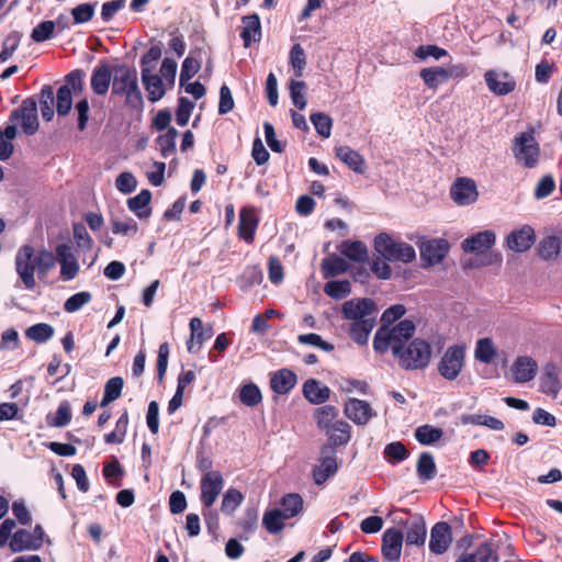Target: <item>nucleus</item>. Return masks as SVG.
Wrapping results in <instances>:
<instances>
[{
  "label": "nucleus",
  "mask_w": 562,
  "mask_h": 562,
  "mask_svg": "<svg viewBox=\"0 0 562 562\" xmlns=\"http://www.w3.org/2000/svg\"><path fill=\"white\" fill-rule=\"evenodd\" d=\"M54 266L55 258L50 251L41 249L35 252L30 245L22 246L15 256L16 273L27 290H33L36 285L35 271L40 278H45Z\"/></svg>",
  "instance_id": "1"
},
{
  "label": "nucleus",
  "mask_w": 562,
  "mask_h": 562,
  "mask_svg": "<svg viewBox=\"0 0 562 562\" xmlns=\"http://www.w3.org/2000/svg\"><path fill=\"white\" fill-rule=\"evenodd\" d=\"M414 333L415 325L408 319L401 321L394 326L381 325L374 335L373 348L380 353L392 350L395 357L405 347Z\"/></svg>",
  "instance_id": "2"
},
{
  "label": "nucleus",
  "mask_w": 562,
  "mask_h": 562,
  "mask_svg": "<svg viewBox=\"0 0 562 562\" xmlns=\"http://www.w3.org/2000/svg\"><path fill=\"white\" fill-rule=\"evenodd\" d=\"M112 94L124 97L127 106L138 109L143 104L142 92L138 87L137 71L125 65L114 66Z\"/></svg>",
  "instance_id": "3"
},
{
  "label": "nucleus",
  "mask_w": 562,
  "mask_h": 562,
  "mask_svg": "<svg viewBox=\"0 0 562 562\" xmlns=\"http://www.w3.org/2000/svg\"><path fill=\"white\" fill-rule=\"evenodd\" d=\"M375 250L389 261L412 262L416 251L409 244L397 241L387 234H379L374 239Z\"/></svg>",
  "instance_id": "4"
},
{
  "label": "nucleus",
  "mask_w": 562,
  "mask_h": 562,
  "mask_svg": "<svg viewBox=\"0 0 562 562\" xmlns=\"http://www.w3.org/2000/svg\"><path fill=\"white\" fill-rule=\"evenodd\" d=\"M430 345L423 339H414L401 349L395 358L403 369L416 370L427 367L430 361Z\"/></svg>",
  "instance_id": "5"
},
{
  "label": "nucleus",
  "mask_w": 562,
  "mask_h": 562,
  "mask_svg": "<svg viewBox=\"0 0 562 562\" xmlns=\"http://www.w3.org/2000/svg\"><path fill=\"white\" fill-rule=\"evenodd\" d=\"M513 155L518 165L535 168L540 158V147L532 132H522L513 140Z\"/></svg>",
  "instance_id": "6"
},
{
  "label": "nucleus",
  "mask_w": 562,
  "mask_h": 562,
  "mask_svg": "<svg viewBox=\"0 0 562 562\" xmlns=\"http://www.w3.org/2000/svg\"><path fill=\"white\" fill-rule=\"evenodd\" d=\"M83 89L82 71L75 70L66 76L63 85L56 95V108L59 115L69 113L72 106V95L81 93Z\"/></svg>",
  "instance_id": "7"
},
{
  "label": "nucleus",
  "mask_w": 562,
  "mask_h": 562,
  "mask_svg": "<svg viewBox=\"0 0 562 562\" xmlns=\"http://www.w3.org/2000/svg\"><path fill=\"white\" fill-rule=\"evenodd\" d=\"M465 361V347L452 345L446 349L438 363L439 374L448 380H456L461 373Z\"/></svg>",
  "instance_id": "8"
},
{
  "label": "nucleus",
  "mask_w": 562,
  "mask_h": 562,
  "mask_svg": "<svg viewBox=\"0 0 562 562\" xmlns=\"http://www.w3.org/2000/svg\"><path fill=\"white\" fill-rule=\"evenodd\" d=\"M11 124H20L23 132L33 135L38 130L37 104L33 99H26L10 116Z\"/></svg>",
  "instance_id": "9"
},
{
  "label": "nucleus",
  "mask_w": 562,
  "mask_h": 562,
  "mask_svg": "<svg viewBox=\"0 0 562 562\" xmlns=\"http://www.w3.org/2000/svg\"><path fill=\"white\" fill-rule=\"evenodd\" d=\"M341 313L350 323L362 319H376V305L371 299H352L342 304Z\"/></svg>",
  "instance_id": "10"
},
{
  "label": "nucleus",
  "mask_w": 562,
  "mask_h": 562,
  "mask_svg": "<svg viewBox=\"0 0 562 562\" xmlns=\"http://www.w3.org/2000/svg\"><path fill=\"white\" fill-rule=\"evenodd\" d=\"M224 487V480L218 471H206L200 481L201 502L205 507H211Z\"/></svg>",
  "instance_id": "11"
},
{
  "label": "nucleus",
  "mask_w": 562,
  "mask_h": 562,
  "mask_svg": "<svg viewBox=\"0 0 562 562\" xmlns=\"http://www.w3.org/2000/svg\"><path fill=\"white\" fill-rule=\"evenodd\" d=\"M450 195L453 202L460 206L475 203L479 199L475 181L468 177L458 178L451 186Z\"/></svg>",
  "instance_id": "12"
},
{
  "label": "nucleus",
  "mask_w": 562,
  "mask_h": 562,
  "mask_svg": "<svg viewBox=\"0 0 562 562\" xmlns=\"http://www.w3.org/2000/svg\"><path fill=\"white\" fill-rule=\"evenodd\" d=\"M55 254V262L57 261L60 266V278L64 281L74 280L80 270V266L71 247L67 244H59Z\"/></svg>",
  "instance_id": "13"
},
{
  "label": "nucleus",
  "mask_w": 562,
  "mask_h": 562,
  "mask_svg": "<svg viewBox=\"0 0 562 562\" xmlns=\"http://www.w3.org/2000/svg\"><path fill=\"white\" fill-rule=\"evenodd\" d=\"M449 247V243L443 238L426 240L420 245V257L427 266H435L443 260Z\"/></svg>",
  "instance_id": "14"
},
{
  "label": "nucleus",
  "mask_w": 562,
  "mask_h": 562,
  "mask_svg": "<svg viewBox=\"0 0 562 562\" xmlns=\"http://www.w3.org/2000/svg\"><path fill=\"white\" fill-rule=\"evenodd\" d=\"M452 542V531L448 522L439 521L430 530L429 550L434 554H443Z\"/></svg>",
  "instance_id": "15"
},
{
  "label": "nucleus",
  "mask_w": 562,
  "mask_h": 562,
  "mask_svg": "<svg viewBox=\"0 0 562 562\" xmlns=\"http://www.w3.org/2000/svg\"><path fill=\"white\" fill-rule=\"evenodd\" d=\"M484 79L487 88L497 95H506L516 88V81L505 71L488 70Z\"/></svg>",
  "instance_id": "16"
},
{
  "label": "nucleus",
  "mask_w": 562,
  "mask_h": 562,
  "mask_svg": "<svg viewBox=\"0 0 562 562\" xmlns=\"http://www.w3.org/2000/svg\"><path fill=\"white\" fill-rule=\"evenodd\" d=\"M345 414L357 425H367L375 415L368 402L358 398H349L345 403Z\"/></svg>",
  "instance_id": "17"
},
{
  "label": "nucleus",
  "mask_w": 562,
  "mask_h": 562,
  "mask_svg": "<svg viewBox=\"0 0 562 562\" xmlns=\"http://www.w3.org/2000/svg\"><path fill=\"white\" fill-rule=\"evenodd\" d=\"M538 371L536 360L528 356L517 357L510 367L513 380L516 383H526L531 381Z\"/></svg>",
  "instance_id": "18"
},
{
  "label": "nucleus",
  "mask_w": 562,
  "mask_h": 562,
  "mask_svg": "<svg viewBox=\"0 0 562 562\" xmlns=\"http://www.w3.org/2000/svg\"><path fill=\"white\" fill-rule=\"evenodd\" d=\"M405 541L409 546H423L427 537V528L424 518L414 515L403 524Z\"/></svg>",
  "instance_id": "19"
},
{
  "label": "nucleus",
  "mask_w": 562,
  "mask_h": 562,
  "mask_svg": "<svg viewBox=\"0 0 562 562\" xmlns=\"http://www.w3.org/2000/svg\"><path fill=\"white\" fill-rule=\"evenodd\" d=\"M535 240V231L529 225H524L513 231L506 239L508 248L515 252L527 251L533 245Z\"/></svg>",
  "instance_id": "20"
},
{
  "label": "nucleus",
  "mask_w": 562,
  "mask_h": 562,
  "mask_svg": "<svg viewBox=\"0 0 562 562\" xmlns=\"http://www.w3.org/2000/svg\"><path fill=\"white\" fill-rule=\"evenodd\" d=\"M404 535L401 530L390 528L384 531L382 539V553L389 561H397L401 558Z\"/></svg>",
  "instance_id": "21"
},
{
  "label": "nucleus",
  "mask_w": 562,
  "mask_h": 562,
  "mask_svg": "<svg viewBox=\"0 0 562 562\" xmlns=\"http://www.w3.org/2000/svg\"><path fill=\"white\" fill-rule=\"evenodd\" d=\"M213 335L212 327H204L203 322L199 317L190 321V338L187 341V349L190 353L198 352L203 342L209 340Z\"/></svg>",
  "instance_id": "22"
},
{
  "label": "nucleus",
  "mask_w": 562,
  "mask_h": 562,
  "mask_svg": "<svg viewBox=\"0 0 562 562\" xmlns=\"http://www.w3.org/2000/svg\"><path fill=\"white\" fill-rule=\"evenodd\" d=\"M496 236L492 231L479 232L465 238L461 247L465 252L483 254L494 246Z\"/></svg>",
  "instance_id": "23"
},
{
  "label": "nucleus",
  "mask_w": 562,
  "mask_h": 562,
  "mask_svg": "<svg viewBox=\"0 0 562 562\" xmlns=\"http://www.w3.org/2000/svg\"><path fill=\"white\" fill-rule=\"evenodd\" d=\"M338 469L336 457L333 449L325 448L322 451V459L319 464L314 469V481L316 484H322L336 473Z\"/></svg>",
  "instance_id": "24"
},
{
  "label": "nucleus",
  "mask_w": 562,
  "mask_h": 562,
  "mask_svg": "<svg viewBox=\"0 0 562 562\" xmlns=\"http://www.w3.org/2000/svg\"><path fill=\"white\" fill-rule=\"evenodd\" d=\"M114 76V66L111 67L106 64L100 65L94 68L91 75V88L98 95H104L112 85Z\"/></svg>",
  "instance_id": "25"
},
{
  "label": "nucleus",
  "mask_w": 562,
  "mask_h": 562,
  "mask_svg": "<svg viewBox=\"0 0 562 562\" xmlns=\"http://www.w3.org/2000/svg\"><path fill=\"white\" fill-rule=\"evenodd\" d=\"M142 80L148 93V99L151 102H156L165 95L166 90L164 88L162 79L159 76L151 74L149 67H143Z\"/></svg>",
  "instance_id": "26"
},
{
  "label": "nucleus",
  "mask_w": 562,
  "mask_h": 562,
  "mask_svg": "<svg viewBox=\"0 0 562 562\" xmlns=\"http://www.w3.org/2000/svg\"><path fill=\"white\" fill-rule=\"evenodd\" d=\"M243 31L240 36L244 41L245 47H248L251 42H257L261 36L260 19L257 14L245 15L241 19Z\"/></svg>",
  "instance_id": "27"
},
{
  "label": "nucleus",
  "mask_w": 562,
  "mask_h": 562,
  "mask_svg": "<svg viewBox=\"0 0 562 562\" xmlns=\"http://www.w3.org/2000/svg\"><path fill=\"white\" fill-rule=\"evenodd\" d=\"M376 319L366 318L360 322H353L349 325V335L358 345H367L369 336L374 328Z\"/></svg>",
  "instance_id": "28"
},
{
  "label": "nucleus",
  "mask_w": 562,
  "mask_h": 562,
  "mask_svg": "<svg viewBox=\"0 0 562 562\" xmlns=\"http://www.w3.org/2000/svg\"><path fill=\"white\" fill-rule=\"evenodd\" d=\"M336 156L357 173L364 172L363 157L349 146H339L336 148Z\"/></svg>",
  "instance_id": "29"
},
{
  "label": "nucleus",
  "mask_w": 562,
  "mask_h": 562,
  "mask_svg": "<svg viewBox=\"0 0 562 562\" xmlns=\"http://www.w3.org/2000/svg\"><path fill=\"white\" fill-rule=\"evenodd\" d=\"M151 193L144 189L137 195L127 200V206L138 218H147L150 215L149 203Z\"/></svg>",
  "instance_id": "30"
},
{
  "label": "nucleus",
  "mask_w": 562,
  "mask_h": 562,
  "mask_svg": "<svg viewBox=\"0 0 562 562\" xmlns=\"http://www.w3.org/2000/svg\"><path fill=\"white\" fill-rule=\"evenodd\" d=\"M270 383L276 393L285 394L294 387L296 375L288 369H281L271 376Z\"/></svg>",
  "instance_id": "31"
},
{
  "label": "nucleus",
  "mask_w": 562,
  "mask_h": 562,
  "mask_svg": "<svg viewBox=\"0 0 562 562\" xmlns=\"http://www.w3.org/2000/svg\"><path fill=\"white\" fill-rule=\"evenodd\" d=\"M257 225L258 220L255 213L250 210L243 209L239 214V236L247 243H251Z\"/></svg>",
  "instance_id": "32"
},
{
  "label": "nucleus",
  "mask_w": 562,
  "mask_h": 562,
  "mask_svg": "<svg viewBox=\"0 0 562 562\" xmlns=\"http://www.w3.org/2000/svg\"><path fill=\"white\" fill-rule=\"evenodd\" d=\"M497 357V347L488 337L481 338L475 344L474 358L482 363H492Z\"/></svg>",
  "instance_id": "33"
},
{
  "label": "nucleus",
  "mask_w": 562,
  "mask_h": 562,
  "mask_svg": "<svg viewBox=\"0 0 562 562\" xmlns=\"http://www.w3.org/2000/svg\"><path fill=\"white\" fill-rule=\"evenodd\" d=\"M461 423L463 425L485 426L496 431H501L505 428V425L501 419L485 414L462 415Z\"/></svg>",
  "instance_id": "34"
},
{
  "label": "nucleus",
  "mask_w": 562,
  "mask_h": 562,
  "mask_svg": "<svg viewBox=\"0 0 562 562\" xmlns=\"http://www.w3.org/2000/svg\"><path fill=\"white\" fill-rule=\"evenodd\" d=\"M424 83L431 89H436L439 85L448 81L450 78V74H448V69L443 67H429L420 70L419 74Z\"/></svg>",
  "instance_id": "35"
},
{
  "label": "nucleus",
  "mask_w": 562,
  "mask_h": 562,
  "mask_svg": "<svg viewBox=\"0 0 562 562\" xmlns=\"http://www.w3.org/2000/svg\"><path fill=\"white\" fill-rule=\"evenodd\" d=\"M8 544L13 552L37 550V547L32 538L31 531L25 529L16 530L12 535Z\"/></svg>",
  "instance_id": "36"
},
{
  "label": "nucleus",
  "mask_w": 562,
  "mask_h": 562,
  "mask_svg": "<svg viewBox=\"0 0 562 562\" xmlns=\"http://www.w3.org/2000/svg\"><path fill=\"white\" fill-rule=\"evenodd\" d=\"M304 396L313 404L324 403L329 397V389L315 380H308L303 386Z\"/></svg>",
  "instance_id": "37"
},
{
  "label": "nucleus",
  "mask_w": 562,
  "mask_h": 562,
  "mask_svg": "<svg viewBox=\"0 0 562 562\" xmlns=\"http://www.w3.org/2000/svg\"><path fill=\"white\" fill-rule=\"evenodd\" d=\"M339 251L348 259L357 262H363L368 257V249L366 245L359 240L344 241L339 246Z\"/></svg>",
  "instance_id": "38"
},
{
  "label": "nucleus",
  "mask_w": 562,
  "mask_h": 562,
  "mask_svg": "<svg viewBox=\"0 0 562 562\" xmlns=\"http://www.w3.org/2000/svg\"><path fill=\"white\" fill-rule=\"evenodd\" d=\"M314 417L317 426L322 429H325L327 432H330L331 427L339 420L337 418L338 411L331 405H325L317 408Z\"/></svg>",
  "instance_id": "39"
},
{
  "label": "nucleus",
  "mask_w": 562,
  "mask_h": 562,
  "mask_svg": "<svg viewBox=\"0 0 562 562\" xmlns=\"http://www.w3.org/2000/svg\"><path fill=\"white\" fill-rule=\"evenodd\" d=\"M111 228L113 234L124 237H134L138 232V225L136 221L131 217H112Z\"/></svg>",
  "instance_id": "40"
},
{
  "label": "nucleus",
  "mask_w": 562,
  "mask_h": 562,
  "mask_svg": "<svg viewBox=\"0 0 562 562\" xmlns=\"http://www.w3.org/2000/svg\"><path fill=\"white\" fill-rule=\"evenodd\" d=\"M54 327L46 323H38L25 330V336L37 344H44L54 336Z\"/></svg>",
  "instance_id": "41"
},
{
  "label": "nucleus",
  "mask_w": 562,
  "mask_h": 562,
  "mask_svg": "<svg viewBox=\"0 0 562 562\" xmlns=\"http://www.w3.org/2000/svg\"><path fill=\"white\" fill-rule=\"evenodd\" d=\"M443 436V431L440 428L431 425H423L416 428L415 438L416 440L425 446L437 442Z\"/></svg>",
  "instance_id": "42"
},
{
  "label": "nucleus",
  "mask_w": 562,
  "mask_h": 562,
  "mask_svg": "<svg viewBox=\"0 0 562 562\" xmlns=\"http://www.w3.org/2000/svg\"><path fill=\"white\" fill-rule=\"evenodd\" d=\"M123 379L120 376L111 378L104 386L103 397L101 400L100 406L104 407L110 403L117 400L122 394L123 389Z\"/></svg>",
  "instance_id": "43"
},
{
  "label": "nucleus",
  "mask_w": 562,
  "mask_h": 562,
  "mask_svg": "<svg viewBox=\"0 0 562 562\" xmlns=\"http://www.w3.org/2000/svg\"><path fill=\"white\" fill-rule=\"evenodd\" d=\"M561 249V240L555 236L544 237L538 247L539 256L544 260L554 259Z\"/></svg>",
  "instance_id": "44"
},
{
  "label": "nucleus",
  "mask_w": 562,
  "mask_h": 562,
  "mask_svg": "<svg viewBox=\"0 0 562 562\" xmlns=\"http://www.w3.org/2000/svg\"><path fill=\"white\" fill-rule=\"evenodd\" d=\"M325 278L344 273L348 269V262L339 256H329L322 263Z\"/></svg>",
  "instance_id": "45"
},
{
  "label": "nucleus",
  "mask_w": 562,
  "mask_h": 562,
  "mask_svg": "<svg viewBox=\"0 0 562 562\" xmlns=\"http://www.w3.org/2000/svg\"><path fill=\"white\" fill-rule=\"evenodd\" d=\"M18 130L14 124H10L3 132H0V160L8 159L13 151L12 139L16 136Z\"/></svg>",
  "instance_id": "46"
},
{
  "label": "nucleus",
  "mask_w": 562,
  "mask_h": 562,
  "mask_svg": "<svg viewBox=\"0 0 562 562\" xmlns=\"http://www.w3.org/2000/svg\"><path fill=\"white\" fill-rule=\"evenodd\" d=\"M288 518L283 517L280 509H271L265 513L262 524L268 532L278 533L284 527V520Z\"/></svg>",
  "instance_id": "47"
},
{
  "label": "nucleus",
  "mask_w": 562,
  "mask_h": 562,
  "mask_svg": "<svg viewBox=\"0 0 562 562\" xmlns=\"http://www.w3.org/2000/svg\"><path fill=\"white\" fill-rule=\"evenodd\" d=\"M178 136V132L176 128L170 127L166 131V133L161 134L157 138V145L162 157L168 158L173 155L176 151V139Z\"/></svg>",
  "instance_id": "48"
},
{
  "label": "nucleus",
  "mask_w": 562,
  "mask_h": 562,
  "mask_svg": "<svg viewBox=\"0 0 562 562\" xmlns=\"http://www.w3.org/2000/svg\"><path fill=\"white\" fill-rule=\"evenodd\" d=\"M303 508V499L299 494H289L282 498L281 513L283 517L290 519L297 515Z\"/></svg>",
  "instance_id": "49"
},
{
  "label": "nucleus",
  "mask_w": 562,
  "mask_h": 562,
  "mask_svg": "<svg viewBox=\"0 0 562 562\" xmlns=\"http://www.w3.org/2000/svg\"><path fill=\"white\" fill-rule=\"evenodd\" d=\"M324 292L335 300H341L350 294L351 284L348 280L329 281L325 284Z\"/></svg>",
  "instance_id": "50"
},
{
  "label": "nucleus",
  "mask_w": 562,
  "mask_h": 562,
  "mask_svg": "<svg viewBox=\"0 0 562 562\" xmlns=\"http://www.w3.org/2000/svg\"><path fill=\"white\" fill-rule=\"evenodd\" d=\"M417 473L425 480H431L436 474V464L434 457L429 452H423L417 461Z\"/></svg>",
  "instance_id": "51"
},
{
  "label": "nucleus",
  "mask_w": 562,
  "mask_h": 562,
  "mask_svg": "<svg viewBox=\"0 0 562 562\" xmlns=\"http://www.w3.org/2000/svg\"><path fill=\"white\" fill-rule=\"evenodd\" d=\"M244 495L236 488H228L223 495L221 509L226 515H232L243 503Z\"/></svg>",
  "instance_id": "52"
},
{
  "label": "nucleus",
  "mask_w": 562,
  "mask_h": 562,
  "mask_svg": "<svg viewBox=\"0 0 562 562\" xmlns=\"http://www.w3.org/2000/svg\"><path fill=\"white\" fill-rule=\"evenodd\" d=\"M310 119L319 136L328 138L331 135L333 120L330 116L323 112H316Z\"/></svg>",
  "instance_id": "53"
},
{
  "label": "nucleus",
  "mask_w": 562,
  "mask_h": 562,
  "mask_svg": "<svg viewBox=\"0 0 562 562\" xmlns=\"http://www.w3.org/2000/svg\"><path fill=\"white\" fill-rule=\"evenodd\" d=\"M239 398L244 405L252 407L261 402L262 396L256 384L248 383L240 387Z\"/></svg>",
  "instance_id": "54"
},
{
  "label": "nucleus",
  "mask_w": 562,
  "mask_h": 562,
  "mask_svg": "<svg viewBox=\"0 0 562 562\" xmlns=\"http://www.w3.org/2000/svg\"><path fill=\"white\" fill-rule=\"evenodd\" d=\"M327 435L335 445L347 443L350 439V425L347 422L339 419L335 423L330 432H327Z\"/></svg>",
  "instance_id": "55"
},
{
  "label": "nucleus",
  "mask_w": 562,
  "mask_h": 562,
  "mask_svg": "<svg viewBox=\"0 0 562 562\" xmlns=\"http://www.w3.org/2000/svg\"><path fill=\"white\" fill-rule=\"evenodd\" d=\"M54 90L50 86H45L41 91V113L45 121H50L54 116Z\"/></svg>",
  "instance_id": "56"
},
{
  "label": "nucleus",
  "mask_w": 562,
  "mask_h": 562,
  "mask_svg": "<svg viewBox=\"0 0 562 562\" xmlns=\"http://www.w3.org/2000/svg\"><path fill=\"white\" fill-rule=\"evenodd\" d=\"M541 390L543 393L555 397L561 390V383L554 369L548 371L541 379Z\"/></svg>",
  "instance_id": "57"
},
{
  "label": "nucleus",
  "mask_w": 562,
  "mask_h": 562,
  "mask_svg": "<svg viewBox=\"0 0 562 562\" xmlns=\"http://www.w3.org/2000/svg\"><path fill=\"white\" fill-rule=\"evenodd\" d=\"M306 85L304 81L291 80L290 82V95L293 104L300 109H305L307 101L305 98Z\"/></svg>",
  "instance_id": "58"
},
{
  "label": "nucleus",
  "mask_w": 562,
  "mask_h": 562,
  "mask_svg": "<svg viewBox=\"0 0 562 562\" xmlns=\"http://www.w3.org/2000/svg\"><path fill=\"white\" fill-rule=\"evenodd\" d=\"M71 420V409L68 402H61L56 411L55 417L50 420L47 417V423L50 426L63 428Z\"/></svg>",
  "instance_id": "59"
},
{
  "label": "nucleus",
  "mask_w": 562,
  "mask_h": 562,
  "mask_svg": "<svg viewBox=\"0 0 562 562\" xmlns=\"http://www.w3.org/2000/svg\"><path fill=\"white\" fill-rule=\"evenodd\" d=\"M91 299L92 296L90 292H78L66 300L64 304V310L68 313H75L79 311L82 306L88 304L91 301Z\"/></svg>",
  "instance_id": "60"
},
{
  "label": "nucleus",
  "mask_w": 562,
  "mask_h": 562,
  "mask_svg": "<svg viewBox=\"0 0 562 562\" xmlns=\"http://www.w3.org/2000/svg\"><path fill=\"white\" fill-rule=\"evenodd\" d=\"M290 63L295 71L296 77H301L306 65L304 49L300 44L293 45L290 52Z\"/></svg>",
  "instance_id": "61"
},
{
  "label": "nucleus",
  "mask_w": 562,
  "mask_h": 562,
  "mask_svg": "<svg viewBox=\"0 0 562 562\" xmlns=\"http://www.w3.org/2000/svg\"><path fill=\"white\" fill-rule=\"evenodd\" d=\"M384 454L390 462L395 463L405 460L408 452L402 442L395 441L385 446Z\"/></svg>",
  "instance_id": "62"
},
{
  "label": "nucleus",
  "mask_w": 562,
  "mask_h": 562,
  "mask_svg": "<svg viewBox=\"0 0 562 562\" xmlns=\"http://www.w3.org/2000/svg\"><path fill=\"white\" fill-rule=\"evenodd\" d=\"M200 68V61L191 56H188L182 63L180 72V85L184 86L186 82H188L195 76Z\"/></svg>",
  "instance_id": "63"
},
{
  "label": "nucleus",
  "mask_w": 562,
  "mask_h": 562,
  "mask_svg": "<svg viewBox=\"0 0 562 562\" xmlns=\"http://www.w3.org/2000/svg\"><path fill=\"white\" fill-rule=\"evenodd\" d=\"M137 187V180L132 172L125 171L117 176L115 188L123 194L132 193Z\"/></svg>",
  "instance_id": "64"
}]
</instances>
